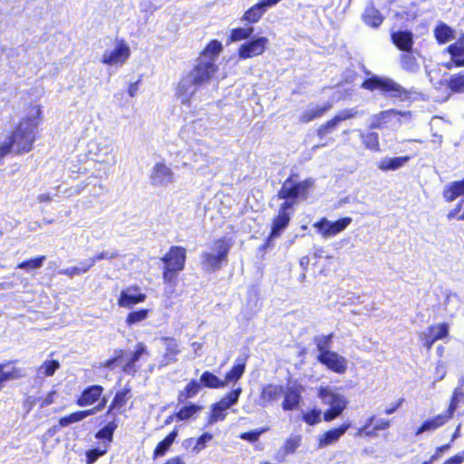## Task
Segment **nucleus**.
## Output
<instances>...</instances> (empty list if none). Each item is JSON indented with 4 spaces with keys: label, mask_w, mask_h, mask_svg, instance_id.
Returning <instances> with one entry per match:
<instances>
[{
    "label": "nucleus",
    "mask_w": 464,
    "mask_h": 464,
    "mask_svg": "<svg viewBox=\"0 0 464 464\" xmlns=\"http://www.w3.org/2000/svg\"><path fill=\"white\" fill-rule=\"evenodd\" d=\"M45 259H46L45 256H44V255L38 256L34 258H30V259L24 260V261L20 262L16 266V268L23 269L27 272H29L31 270L38 269L43 266Z\"/></svg>",
    "instance_id": "603ef678"
},
{
    "label": "nucleus",
    "mask_w": 464,
    "mask_h": 464,
    "mask_svg": "<svg viewBox=\"0 0 464 464\" xmlns=\"http://www.w3.org/2000/svg\"><path fill=\"white\" fill-rule=\"evenodd\" d=\"M337 122L334 117L326 121L324 124L320 125L316 130V135L318 138L323 139L334 130L337 127Z\"/></svg>",
    "instance_id": "4d7b16f0"
},
{
    "label": "nucleus",
    "mask_w": 464,
    "mask_h": 464,
    "mask_svg": "<svg viewBox=\"0 0 464 464\" xmlns=\"http://www.w3.org/2000/svg\"><path fill=\"white\" fill-rule=\"evenodd\" d=\"M461 402H464V378L459 381L458 386L453 390L448 408L455 412Z\"/></svg>",
    "instance_id": "79ce46f5"
},
{
    "label": "nucleus",
    "mask_w": 464,
    "mask_h": 464,
    "mask_svg": "<svg viewBox=\"0 0 464 464\" xmlns=\"http://www.w3.org/2000/svg\"><path fill=\"white\" fill-rule=\"evenodd\" d=\"M333 108L331 102H326L321 105H314L304 111L298 117L300 123H308L316 119H320L324 116Z\"/></svg>",
    "instance_id": "a878e982"
},
{
    "label": "nucleus",
    "mask_w": 464,
    "mask_h": 464,
    "mask_svg": "<svg viewBox=\"0 0 464 464\" xmlns=\"http://www.w3.org/2000/svg\"><path fill=\"white\" fill-rule=\"evenodd\" d=\"M326 404H330V408L324 412V420L332 421L338 418L347 407V401L342 395H334V401H324Z\"/></svg>",
    "instance_id": "b1692460"
},
{
    "label": "nucleus",
    "mask_w": 464,
    "mask_h": 464,
    "mask_svg": "<svg viewBox=\"0 0 464 464\" xmlns=\"http://www.w3.org/2000/svg\"><path fill=\"white\" fill-rule=\"evenodd\" d=\"M118 414L120 413L117 411H114L110 407L107 408L106 411L102 415V424H103V426L99 429L94 435L96 440H106L107 442L113 441V436L120 422Z\"/></svg>",
    "instance_id": "6e6552de"
},
{
    "label": "nucleus",
    "mask_w": 464,
    "mask_h": 464,
    "mask_svg": "<svg viewBox=\"0 0 464 464\" xmlns=\"http://www.w3.org/2000/svg\"><path fill=\"white\" fill-rule=\"evenodd\" d=\"M104 387L101 384H92L85 387L77 396L75 403L79 407L98 405L104 398Z\"/></svg>",
    "instance_id": "ddd939ff"
},
{
    "label": "nucleus",
    "mask_w": 464,
    "mask_h": 464,
    "mask_svg": "<svg viewBox=\"0 0 464 464\" xmlns=\"http://www.w3.org/2000/svg\"><path fill=\"white\" fill-rule=\"evenodd\" d=\"M102 442V445L97 448L90 449L86 451V463L92 464L94 463L100 457L105 455L109 450V448L111 442H107L106 440H99Z\"/></svg>",
    "instance_id": "a18cd8bd"
},
{
    "label": "nucleus",
    "mask_w": 464,
    "mask_h": 464,
    "mask_svg": "<svg viewBox=\"0 0 464 464\" xmlns=\"http://www.w3.org/2000/svg\"><path fill=\"white\" fill-rule=\"evenodd\" d=\"M442 196L447 202H452L457 198L464 196V179L448 184L443 189Z\"/></svg>",
    "instance_id": "4c0bfd02"
},
{
    "label": "nucleus",
    "mask_w": 464,
    "mask_h": 464,
    "mask_svg": "<svg viewBox=\"0 0 464 464\" xmlns=\"http://www.w3.org/2000/svg\"><path fill=\"white\" fill-rule=\"evenodd\" d=\"M268 430L267 427H261L259 429L251 430L239 434V438L243 440H246L250 443H256L258 441L260 435Z\"/></svg>",
    "instance_id": "6e6d98bb"
},
{
    "label": "nucleus",
    "mask_w": 464,
    "mask_h": 464,
    "mask_svg": "<svg viewBox=\"0 0 464 464\" xmlns=\"http://www.w3.org/2000/svg\"><path fill=\"white\" fill-rule=\"evenodd\" d=\"M248 356L237 358L236 363L226 372L224 382L226 386L229 383L237 382L245 373Z\"/></svg>",
    "instance_id": "cd10ccee"
},
{
    "label": "nucleus",
    "mask_w": 464,
    "mask_h": 464,
    "mask_svg": "<svg viewBox=\"0 0 464 464\" xmlns=\"http://www.w3.org/2000/svg\"><path fill=\"white\" fill-rule=\"evenodd\" d=\"M360 139L363 146L373 152H379L381 150L379 135L374 131L362 132L360 134Z\"/></svg>",
    "instance_id": "37998d69"
},
{
    "label": "nucleus",
    "mask_w": 464,
    "mask_h": 464,
    "mask_svg": "<svg viewBox=\"0 0 464 464\" xmlns=\"http://www.w3.org/2000/svg\"><path fill=\"white\" fill-rule=\"evenodd\" d=\"M446 52L450 55V60L445 64L447 69L464 67V46L450 44L446 48Z\"/></svg>",
    "instance_id": "c85d7f7f"
},
{
    "label": "nucleus",
    "mask_w": 464,
    "mask_h": 464,
    "mask_svg": "<svg viewBox=\"0 0 464 464\" xmlns=\"http://www.w3.org/2000/svg\"><path fill=\"white\" fill-rule=\"evenodd\" d=\"M202 406L193 402L184 404L177 412H175V419L178 421L187 420L196 414L200 412Z\"/></svg>",
    "instance_id": "ea45409f"
},
{
    "label": "nucleus",
    "mask_w": 464,
    "mask_h": 464,
    "mask_svg": "<svg viewBox=\"0 0 464 464\" xmlns=\"http://www.w3.org/2000/svg\"><path fill=\"white\" fill-rule=\"evenodd\" d=\"M223 50L222 44L216 39L210 40L199 53L196 63L182 76L176 87V96L184 105H190L191 99L198 88L208 83L218 71L217 59Z\"/></svg>",
    "instance_id": "f257e3e1"
},
{
    "label": "nucleus",
    "mask_w": 464,
    "mask_h": 464,
    "mask_svg": "<svg viewBox=\"0 0 464 464\" xmlns=\"http://www.w3.org/2000/svg\"><path fill=\"white\" fill-rule=\"evenodd\" d=\"M125 351L123 349H116L114 351V355L102 362L101 366L107 369H113L123 359Z\"/></svg>",
    "instance_id": "bf43d9fd"
},
{
    "label": "nucleus",
    "mask_w": 464,
    "mask_h": 464,
    "mask_svg": "<svg viewBox=\"0 0 464 464\" xmlns=\"http://www.w3.org/2000/svg\"><path fill=\"white\" fill-rule=\"evenodd\" d=\"M362 20L365 24L372 28H377L382 24L384 18L378 9L369 7L365 10L362 15Z\"/></svg>",
    "instance_id": "a19ab883"
},
{
    "label": "nucleus",
    "mask_w": 464,
    "mask_h": 464,
    "mask_svg": "<svg viewBox=\"0 0 464 464\" xmlns=\"http://www.w3.org/2000/svg\"><path fill=\"white\" fill-rule=\"evenodd\" d=\"M119 256L120 255H119L118 251H116V250L112 251V252L102 251V252L97 253L95 256H93L91 258H92V260H93V263L95 264L96 262H99L103 259L112 260V259L118 258Z\"/></svg>",
    "instance_id": "0e129e2a"
},
{
    "label": "nucleus",
    "mask_w": 464,
    "mask_h": 464,
    "mask_svg": "<svg viewBox=\"0 0 464 464\" xmlns=\"http://www.w3.org/2000/svg\"><path fill=\"white\" fill-rule=\"evenodd\" d=\"M285 388L283 385L275 383H267L262 386L259 394V404L266 407L268 404L276 401L284 393Z\"/></svg>",
    "instance_id": "4be33fe9"
},
{
    "label": "nucleus",
    "mask_w": 464,
    "mask_h": 464,
    "mask_svg": "<svg viewBox=\"0 0 464 464\" xmlns=\"http://www.w3.org/2000/svg\"><path fill=\"white\" fill-rule=\"evenodd\" d=\"M130 392L131 388L128 385L121 390L117 391L108 407L117 411L119 413L124 412L128 401L131 396Z\"/></svg>",
    "instance_id": "c756f323"
},
{
    "label": "nucleus",
    "mask_w": 464,
    "mask_h": 464,
    "mask_svg": "<svg viewBox=\"0 0 464 464\" xmlns=\"http://www.w3.org/2000/svg\"><path fill=\"white\" fill-rule=\"evenodd\" d=\"M254 33V27H237L233 28L230 31L229 41L230 42H239L242 40H246L252 36Z\"/></svg>",
    "instance_id": "09e8293b"
},
{
    "label": "nucleus",
    "mask_w": 464,
    "mask_h": 464,
    "mask_svg": "<svg viewBox=\"0 0 464 464\" xmlns=\"http://www.w3.org/2000/svg\"><path fill=\"white\" fill-rule=\"evenodd\" d=\"M302 437L300 435H295L288 437L284 445H283V451L285 455L293 454L295 452V450L299 448L301 445Z\"/></svg>",
    "instance_id": "5fc2aeb1"
},
{
    "label": "nucleus",
    "mask_w": 464,
    "mask_h": 464,
    "mask_svg": "<svg viewBox=\"0 0 464 464\" xmlns=\"http://www.w3.org/2000/svg\"><path fill=\"white\" fill-rule=\"evenodd\" d=\"M172 170L164 163H156L150 174V180L153 185H165L173 181Z\"/></svg>",
    "instance_id": "393cba45"
},
{
    "label": "nucleus",
    "mask_w": 464,
    "mask_h": 464,
    "mask_svg": "<svg viewBox=\"0 0 464 464\" xmlns=\"http://www.w3.org/2000/svg\"><path fill=\"white\" fill-rule=\"evenodd\" d=\"M334 333H330L326 335L315 336L314 343L316 346L319 353H324L331 351L330 348L333 343Z\"/></svg>",
    "instance_id": "8fccbe9b"
},
{
    "label": "nucleus",
    "mask_w": 464,
    "mask_h": 464,
    "mask_svg": "<svg viewBox=\"0 0 464 464\" xmlns=\"http://www.w3.org/2000/svg\"><path fill=\"white\" fill-rule=\"evenodd\" d=\"M322 411L319 409H312L304 412L302 416V420L308 425L313 426L321 421Z\"/></svg>",
    "instance_id": "052dcab7"
},
{
    "label": "nucleus",
    "mask_w": 464,
    "mask_h": 464,
    "mask_svg": "<svg viewBox=\"0 0 464 464\" xmlns=\"http://www.w3.org/2000/svg\"><path fill=\"white\" fill-rule=\"evenodd\" d=\"M454 416V412L449 408L442 413L424 420L416 430L415 434L420 435L427 431H434L446 425Z\"/></svg>",
    "instance_id": "2eb2a0df"
},
{
    "label": "nucleus",
    "mask_w": 464,
    "mask_h": 464,
    "mask_svg": "<svg viewBox=\"0 0 464 464\" xmlns=\"http://www.w3.org/2000/svg\"><path fill=\"white\" fill-rule=\"evenodd\" d=\"M150 313V309L140 308L138 310L130 311L125 317V324L128 327H131L145 321Z\"/></svg>",
    "instance_id": "49530a36"
},
{
    "label": "nucleus",
    "mask_w": 464,
    "mask_h": 464,
    "mask_svg": "<svg viewBox=\"0 0 464 464\" xmlns=\"http://www.w3.org/2000/svg\"><path fill=\"white\" fill-rule=\"evenodd\" d=\"M404 112L400 111L396 109H389L382 111L372 117L371 128L372 129H382L390 122L392 117L402 116Z\"/></svg>",
    "instance_id": "72a5a7b5"
},
{
    "label": "nucleus",
    "mask_w": 464,
    "mask_h": 464,
    "mask_svg": "<svg viewBox=\"0 0 464 464\" xmlns=\"http://www.w3.org/2000/svg\"><path fill=\"white\" fill-rule=\"evenodd\" d=\"M390 40L400 52L410 51L414 48V34L411 30L399 29L392 31Z\"/></svg>",
    "instance_id": "f3484780"
},
{
    "label": "nucleus",
    "mask_w": 464,
    "mask_h": 464,
    "mask_svg": "<svg viewBox=\"0 0 464 464\" xmlns=\"http://www.w3.org/2000/svg\"><path fill=\"white\" fill-rule=\"evenodd\" d=\"M420 52L413 48L410 51L401 52L398 61L402 71L409 73H416L420 68Z\"/></svg>",
    "instance_id": "dca6fc26"
},
{
    "label": "nucleus",
    "mask_w": 464,
    "mask_h": 464,
    "mask_svg": "<svg viewBox=\"0 0 464 464\" xmlns=\"http://www.w3.org/2000/svg\"><path fill=\"white\" fill-rule=\"evenodd\" d=\"M350 421H344L337 427L330 429L321 434L318 438V447L324 448L326 446L336 443L340 438L351 428Z\"/></svg>",
    "instance_id": "aec40b11"
},
{
    "label": "nucleus",
    "mask_w": 464,
    "mask_h": 464,
    "mask_svg": "<svg viewBox=\"0 0 464 464\" xmlns=\"http://www.w3.org/2000/svg\"><path fill=\"white\" fill-rule=\"evenodd\" d=\"M198 382L202 388L222 389L226 387V382L209 371L203 372Z\"/></svg>",
    "instance_id": "58836bf2"
},
{
    "label": "nucleus",
    "mask_w": 464,
    "mask_h": 464,
    "mask_svg": "<svg viewBox=\"0 0 464 464\" xmlns=\"http://www.w3.org/2000/svg\"><path fill=\"white\" fill-rule=\"evenodd\" d=\"M59 367L60 363L57 360H47L42 363L39 370L42 371L44 376L49 377L53 376Z\"/></svg>",
    "instance_id": "680f3d73"
},
{
    "label": "nucleus",
    "mask_w": 464,
    "mask_h": 464,
    "mask_svg": "<svg viewBox=\"0 0 464 464\" xmlns=\"http://www.w3.org/2000/svg\"><path fill=\"white\" fill-rule=\"evenodd\" d=\"M179 430L175 427L163 440H161L155 447L152 458L154 459L163 457L170 450L176 438L178 437Z\"/></svg>",
    "instance_id": "2f4dec72"
},
{
    "label": "nucleus",
    "mask_w": 464,
    "mask_h": 464,
    "mask_svg": "<svg viewBox=\"0 0 464 464\" xmlns=\"http://www.w3.org/2000/svg\"><path fill=\"white\" fill-rule=\"evenodd\" d=\"M375 419V416L369 417L364 425L361 428H359L355 433L356 437H366V438H374L377 437V432L379 430H384L390 428L391 422L388 420L382 419L377 421V423L372 428L369 429L370 426L372 424L373 420Z\"/></svg>",
    "instance_id": "5701e85b"
},
{
    "label": "nucleus",
    "mask_w": 464,
    "mask_h": 464,
    "mask_svg": "<svg viewBox=\"0 0 464 464\" xmlns=\"http://www.w3.org/2000/svg\"><path fill=\"white\" fill-rule=\"evenodd\" d=\"M268 44V39L261 36L244 43L237 50L240 59L246 60L263 54Z\"/></svg>",
    "instance_id": "f8f14e48"
},
{
    "label": "nucleus",
    "mask_w": 464,
    "mask_h": 464,
    "mask_svg": "<svg viewBox=\"0 0 464 464\" xmlns=\"http://www.w3.org/2000/svg\"><path fill=\"white\" fill-rule=\"evenodd\" d=\"M303 387L301 384H295L291 387H288L284 392V400L282 402V408L284 411H292L300 403L301 401V392Z\"/></svg>",
    "instance_id": "bb28decb"
},
{
    "label": "nucleus",
    "mask_w": 464,
    "mask_h": 464,
    "mask_svg": "<svg viewBox=\"0 0 464 464\" xmlns=\"http://www.w3.org/2000/svg\"><path fill=\"white\" fill-rule=\"evenodd\" d=\"M202 389V385L196 379H191L186 386L179 392L177 401L179 404L185 403L188 399L194 398Z\"/></svg>",
    "instance_id": "e433bc0d"
},
{
    "label": "nucleus",
    "mask_w": 464,
    "mask_h": 464,
    "mask_svg": "<svg viewBox=\"0 0 464 464\" xmlns=\"http://www.w3.org/2000/svg\"><path fill=\"white\" fill-rule=\"evenodd\" d=\"M434 37L439 44L446 43L455 38V31L444 22H439L433 30Z\"/></svg>",
    "instance_id": "c9c22d12"
},
{
    "label": "nucleus",
    "mask_w": 464,
    "mask_h": 464,
    "mask_svg": "<svg viewBox=\"0 0 464 464\" xmlns=\"http://www.w3.org/2000/svg\"><path fill=\"white\" fill-rule=\"evenodd\" d=\"M227 408L225 407L219 401L213 403L210 407V413L208 418V423L214 424L224 420L227 415Z\"/></svg>",
    "instance_id": "c03bdc74"
},
{
    "label": "nucleus",
    "mask_w": 464,
    "mask_h": 464,
    "mask_svg": "<svg viewBox=\"0 0 464 464\" xmlns=\"http://www.w3.org/2000/svg\"><path fill=\"white\" fill-rule=\"evenodd\" d=\"M213 440V434L210 432H204L199 437L197 438L195 444L192 448L193 452H200L205 450L208 446V443Z\"/></svg>",
    "instance_id": "13d9d810"
},
{
    "label": "nucleus",
    "mask_w": 464,
    "mask_h": 464,
    "mask_svg": "<svg viewBox=\"0 0 464 464\" xmlns=\"http://www.w3.org/2000/svg\"><path fill=\"white\" fill-rule=\"evenodd\" d=\"M34 113L22 118L7 136V140L0 144V160L8 153L14 152L22 155L30 152L34 149V143L37 139L35 131L42 121L40 106H33Z\"/></svg>",
    "instance_id": "f03ea898"
},
{
    "label": "nucleus",
    "mask_w": 464,
    "mask_h": 464,
    "mask_svg": "<svg viewBox=\"0 0 464 464\" xmlns=\"http://www.w3.org/2000/svg\"><path fill=\"white\" fill-rule=\"evenodd\" d=\"M161 341L165 345V353L163 359L166 363H173L177 362V356L180 353L181 350L178 341L173 337H162Z\"/></svg>",
    "instance_id": "473e14b6"
},
{
    "label": "nucleus",
    "mask_w": 464,
    "mask_h": 464,
    "mask_svg": "<svg viewBox=\"0 0 464 464\" xmlns=\"http://www.w3.org/2000/svg\"><path fill=\"white\" fill-rule=\"evenodd\" d=\"M146 299L147 295L141 291L140 287L138 285H132L121 292L117 304L120 307L130 309Z\"/></svg>",
    "instance_id": "9b49d317"
},
{
    "label": "nucleus",
    "mask_w": 464,
    "mask_h": 464,
    "mask_svg": "<svg viewBox=\"0 0 464 464\" xmlns=\"http://www.w3.org/2000/svg\"><path fill=\"white\" fill-rule=\"evenodd\" d=\"M359 115L356 108L344 109L334 116V121L339 124L342 121L353 119Z\"/></svg>",
    "instance_id": "e2e57ef3"
},
{
    "label": "nucleus",
    "mask_w": 464,
    "mask_h": 464,
    "mask_svg": "<svg viewBox=\"0 0 464 464\" xmlns=\"http://www.w3.org/2000/svg\"><path fill=\"white\" fill-rule=\"evenodd\" d=\"M264 13L258 8L256 5L249 7L242 15L241 20L246 24H256L263 17Z\"/></svg>",
    "instance_id": "3c124183"
},
{
    "label": "nucleus",
    "mask_w": 464,
    "mask_h": 464,
    "mask_svg": "<svg viewBox=\"0 0 464 464\" xmlns=\"http://www.w3.org/2000/svg\"><path fill=\"white\" fill-rule=\"evenodd\" d=\"M144 353H147V348L143 343H139L135 345L134 352L130 355L129 361L122 366L121 371L127 374L134 375L138 369L136 367V362Z\"/></svg>",
    "instance_id": "f704fd0d"
},
{
    "label": "nucleus",
    "mask_w": 464,
    "mask_h": 464,
    "mask_svg": "<svg viewBox=\"0 0 464 464\" xmlns=\"http://www.w3.org/2000/svg\"><path fill=\"white\" fill-rule=\"evenodd\" d=\"M298 175L292 173L282 184L276 193V198L283 202L274 217L290 224L295 210V206L300 201H305L309 198L310 190L314 186V180L307 178L304 180H295Z\"/></svg>",
    "instance_id": "7ed1b4c3"
},
{
    "label": "nucleus",
    "mask_w": 464,
    "mask_h": 464,
    "mask_svg": "<svg viewBox=\"0 0 464 464\" xmlns=\"http://www.w3.org/2000/svg\"><path fill=\"white\" fill-rule=\"evenodd\" d=\"M317 394L323 401L326 398H330L329 401H334V395H339L338 393L333 392L328 387H320Z\"/></svg>",
    "instance_id": "774afa93"
},
{
    "label": "nucleus",
    "mask_w": 464,
    "mask_h": 464,
    "mask_svg": "<svg viewBox=\"0 0 464 464\" xmlns=\"http://www.w3.org/2000/svg\"><path fill=\"white\" fill-rule=\"evenodd\" d=\"M282 0H259L256 5L265 14L269 7L276 5Z\"/></svg>",
    "instance_id": "338daca9"
},
{
    "label": "nucleus",
    "mask_w": 464,
    "mask_h": 464,
    "mask_svg": "<svg viewBox=\"0 0 464 464\" xmlns=\"http://www.w3.org/2000/svg\"><path fill=\"white\" fill-rule=\"evenodd\" d=\"M353 222L351 217H343L335 221L322 218L314 224V227L324 238L334 237L344 231Z\"/></svg>",
    "instance_id": "0eeeda50"
},
{
    "label": "nucleus",
    "mask_w": 464,
    "mask_h": 464,
    "mask_svg": "<svg viewBox=\"0 0 464 464\" xmlns=\"http://www.w3.org/2000/svg\"><path fill=\"white\" fill-rule=\"evenodd\" d=\"M316 361L337 374L345 373L348 368L347 359L332 350L324 353H318Z\"/></svg>",
    "instance_id": "9d476101"
},
{
    "label": "nucleus",
    "mask_w": 464,
    "mask_h": 464,
    "mask_svg": "<svg viewBox=\"0 0 464 464\" xmlns=\"http://www.w3.org/2000/svg\"><path fill=\"white\" fill-rule=\"evenodd\" d=\"M447 87L456 93L464 92V72L452 74L446 82Z\"/></svg>",
    "instance_id": "de8ad7c7"
},
{
    "label": "nucleus",
    "mask_w": 464,
    "mask_h": 464,
    "mask_svg": "<svg viewBox=\"0 0 464 464\" xmlns=\"http://www.w3.org/2000/svg\"><path fill=\"white\" fill-rule=\"evenodd\" d=\"M419 153L415 151L410 155H405L401 157L385 158L380 161L379 169L383 171L398 169L404 166L405 163H407L411 159L414 158Z\"/></svg>",
    "instance_id": "7c9ffc66"
},
{
    "label": "nucleus",
    "mask_w": 464,
    "mask_h": 464,
    "mask_svg": "<svg viewBox=\"0 0 464 464\" xmlns=\"http://www.w3.org/2000/svg\"><path fill=\"white\" fill-rule=\"evenodd\" d=\"M17 362L10 360L0 363V391L4 388L5 382L20 380L25 376L24 370L15 365Z\"/></svg>",
    "instance_id": "4468645a"
},
{
    "label": "nucleus",
    "mask_w": 464,
    "mask_h": 464,
    "mask_svg": "<svg viewBox=\"0 0 464 464\" xmlns=\"http://www.w3.org/2000/svg\"><path fill=\"white\" fill-rule=\"evenodd\" d=\"M242 393L241 387H237L235 389H232L228 392H227L220 400L219 401L227 409H229L231 406L235 405L237 401Z\"/></svg>",
    "instance_id": "864d4df0"
},
{
    "label": "nucleus",
    "mask_w": 464,
    "mask_h": 464,
    "mask_svg": "<svg viewBox=\"0 0 464 464\" xmlns=\"http://www.w3.org/2000/svg\"><path fill=\"white\" fill-rule=\"evenodd\" d=\"M106 403H107V399L103 398L98 405H96L91 409L77 411L70 413L69 415L63 416V417L60 418V420H59V426L67 427L72 423L79 422V421L84 420L85 418H87L91 415H93L97 411H100L102 409H104V407L106 406Z\"/></svg>",
    "instance_id": "a211bd4d"
},
{
    "label": "nucleus",
    "mask_w": 464,
    "mask_h": 464,
    "mask_svg": "<svg viewBox=\"0 0 464 464\" xmlns=\"http://www.w3.org/2000/svg\"><path fill=\"white\" fill-rule=\"evenodd\" d=\"M448 335L449 324L447 323L432 324L428 327L427 333L422 337L423 345L427 350H430L435 342L446 338Z\"/></svg>",
    "instance_id": "6ab92c4d"
},
{
    "label": "nucleus",
    "mask_w": 464,
    "mask_h": 464,
    "mask_svg": "<svg viewBox=\"0 0 464 464\" xmlns=\"http://www.w3.org/2000/svg\"><path fill=\"white\" fill-rule=\"evenodd\" d=\"M290 224L273 217L270 223V231L264 243L258 247V251L266 253V251L272 246V240L282 236L283 232L289 227Z\"/></svg>",
    "instance_id": "412c9836"
},
{
    "label": "nucleus",
    "mask_w": 464,
    "mask_h": 464,
    "mask_svg": "<svg viewBox=\"0 0 464 464\" xmlns=\"http://www.w3.org/2000/svg\"><path fill=\"white\" fill-rule=\"evenodd\" d=\"M130 56V49L125 40L116 42L111 51H106L102 56V63L107 65H122Z\"/></svg>",
    "instance_id": "1a4fd4ad"
},
{
    "label": "nucleus",
    "mask_w": 464,
    "mask_h": 464,
    "mask_svg": "<svg viewBox=\"0 0 464 464\" xmlns=\"http://www.w3.org/2000/svg\"><path fill=\"white\" fill-rule=\"evenodd\" d=\"M214 244L217 246L218 253L216 255L204 252L202 254V263L208 269L212 271L219 270L223 263L227 262V256L232 246L230 239L220 237L215 240Z\"/></svg>",
    "instance_id": "423d86ee"
},
{
    "label": "nucleus",
    "mask_w": 464,
    "mask_h": 464,
    "mask_svg": "<svg viewBox=\"0 0 464 464\" xmlns=\"http://www.w3.org/2000/svg\"><path fill=\"white\" fill-rule=\"evenodd\" d=\"M163 263L162 280L169 286H176L178 275L183 271L187 261V250L182 246H171L160 258Z\"/></svg>",
    "instance_id": "39448f33"
},
{
    "label": "nucleus",
    "mask_w": 464,
    "mask_h": 464,
    "mask_svg": "<svg viewBox=\"0 0 464 464\" xmlns=\"http://www.w3.org/2000/svg\"><path fill=\"white\" fill-rule=\"evenodd\" d=\"M464 450L446 459L442 464H463Z\"/></svg>",
    "instance_id": "69168bd1"
},
{
    "label": "nucleus",
    "mask_w": 464,
    "mask_h": 464,
    "mask_svg": "<svg viewBox=\"0 0 464 464\" xmlns=\"http://www.w3.org/2000/svg\"><path fill=\"white\" fill-rule=\"evenodd\" d=\"M361 88L369 92L379 91L382 95L395 99L400 102L412 100L415 92L405 89L400 83L388 77L372 75L362 81Z\"/></svg>",
    "instance_id": "20e7f679"
}]
</instances>
